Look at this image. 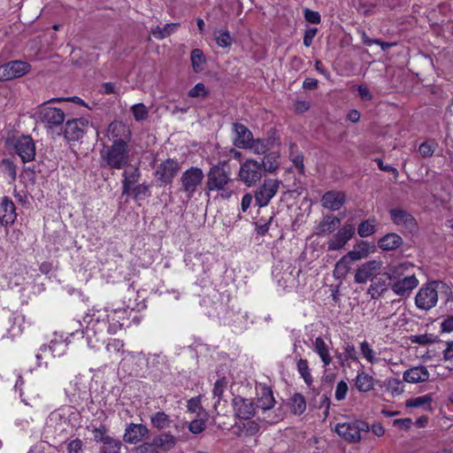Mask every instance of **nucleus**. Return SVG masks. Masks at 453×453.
Here are the masks:
<instances>
[{
  "label": "nucleus",
  "instance_id": "aec40b11",
  "mask_svg": "<svg viewBox=\"0 0 453 453\" xmlns=\"http://www.w3.org/2000/svg\"><path fill=\"white\" fill-rule=\"evenodd\" d=\"M66 102H73L74 104H81L83 106H85L86 108H88V110H92L91 108H89L87 104H85V102L78 97V96H72V97H59V98H52L43 104H41L40 106V113H49L50 111H53L54 113H64L65 111H66L67 109L66 108H61V107H56V106H53V104H57V103H66Z\"/></svg>",
  "mask_w": 453,
  "mask_h": 453
},
{
  "label": "nucleus",
  "instance_id": "37998d69",
  "mask_svg": "<svg viewBox=\"0 0 453 453\" xmlns=\"http://www.w3.org/2000/svg\"><path fill=\"white\" fill-rule=\"evenodd\" d=\"M237 426L240 428L241 433L245 435H255L259 432L260 426L256 420L247 419L237 423Z\"/></svg>",
  "mask_w": 453,
  "mask_h": 453
},
{
  "label": "nucleus",
  "instance_id": "cd10ccee",
  "mask_svg": "<svg viewBox=\"0 0 453 453\" xmlns=\"http://www.w3.org/2000/svg\"><path fill=\"white\" fill-rule=\"evenodd\" d=\"M279 144V140L275 136H270L265 139H252L247 149H250L255 154L260 155L265 154L266 151Z\"/></svg>",
  "mask_w": 453,
  "mask_h": 453
},
{
  "label": "nucleus",
  "instance_id": "6ab92c4d",
  "mask_svg": "<svg viewBox=\"0 0 453 453\" xmlns=\"http://www.w3.org/2000/svg\"><path fill=\"white\" fill-rule=\"evenodd\" d=\"M150 434L149 428L142 424H129L124 433L123 440L130 444H137Z\"/></svg>",
  "mask_w": 453,
  "mask_h": 453
},
{
  "label": "nucleus",
  "instance_id": "f3484780",
  "mask_svg": "<svg viewBox=\"0 0 453 453\" xmlns=\"http://www.w3.org/2000/svg\"><path fill=\"white\" fill-rule=\"evenodd\" d=\"M389 215L392 222L397 226L408 232H413L417 227V223L413 216L403 209H391Z\"/></svg>",
  "mask_w": 453,
  "mask_h": 453
},
{
  "label": "nucleus",
  "instance_id": "a18cd8bd",
  "mask_svg": "<svg viewBox=\"0 0 453 453\" xmlns=\"http://www.w3.org/2000/svg\"><path fill=\"white\" fill-rule=\"evenodd\" d=\"M105 349L110 357H119L124 353V343L119 339H111Z\"/></svg>",
  "mask_w": 453,
  "mask_h": 453
},
{
  "label": "nucleus",
  "instance_id": "f704fd0d",
  "mask_svg": "<svg viewBox=\"0 0 453 453\" xmlns=\"http://www.w3.org/2000/svg\"><path fill=\"white\" fill-rule=\"evenodd\" d=\"M387 273L382 275H377L371 280V284L368 288L367 293L371 296L372 299L377 298L380 296L381 293L387 290V277L385 276Z\"/></svg>",
  "mask_w": 453,
  "mask_h": 453
},
{
  "label": "nucleus",
  "instance_id": "0eeeda50",
  "mask_svg": "<svg viewBox=\"0 0 453 453\" xmlns=\"http://www.w3.org/2000/svg\"><path fill=\"white\" fill-rule=\"evenodd\" d=\"M334 431L349 443H357L363 439V433L370 431V425L363 420H352L335 425Z\"/></svg>",
  "mask_w": 453,
  "mask_h": 453
},
{
  "label": "nucleus",
  "instance_id": "0e129e2a",
  "mask_svg": "<svg viewBox=\"0 0 453 453\" xmlns=\"http://www.w3.org/2000/svg\"><path fill=\"white\" fill-rule=\"evenodd\" d=\"M93 435H94V440L96 442H101L102 444L106 441V439L111 437L110 435L107 434L106 428L103 426L95 428L93 430Z\"/></svg>",
  "mask_w": 453,
  "mask_h": 453
},
{
  "label": "nucleus",
  "instance_id": "f257e3e1",
  "mask_svg": "<svg viewBox=\"0 0 453 453\" xmlns=\"http://www.w3.org/2000/svg\"><path fill=\"white\" fill-rule=\"evenodd\" d=\"M127 313V309L124 308L89 310L83 318L86 326L82 331L88 346L90 349H98L100 343L104 342L107 334H115L122 328Z\"/></svg>",
  "mask_w": 453,
  "mask_h": 453
},
{
  "label": "nucleus",
  "instance_id": "a19ab883",
  "mask_svg": "<svg viewBox=\"0 0 453 453\" xmlns=\"http://www.w3.org/2000/svg\"><path fill=\"white\" fill-rule=\"evenodd\" d=\"M352 262L353 261L350 257H348L347 254L342 257L334 265L333 272L334 277L339 280L345 278L350 270V265Z\"/></svg>",
  "mask_w": 453,
  "mask_h": 453
},
{
  "label": "nucleus",
  "instance_id": "2f4dec72",
  "mask_svg": "<svg viewBox=\"0 0 453 453\" xmlns=\"http://www.w3.org/2000/svg\"><path fill=\"white\" fill-rule=\"evenodd\" d=\"M51 358L63 356L67 349V343L61 335H54L50 343L46 345Z\"/></svg>",
  "mask_w": 453,
  "mask_h": 453
},
{
  "label": "nucleus",
  "instance_id": "393cba45",
  "mask_svg": "<svg viewBox=\"0 0 453 453\" xmlns=\"http://www.w3.org/2000/svg\"><path fill=\"white\" fill-rule=\"evenodd\" d=\"M376 252V246L366 241H360L357 242L351 250L347 255L353 262L365 259L372 254Z\"/></svg>",
  "mask_w": 453,
  "mask_h": 453
},
{
  "label": "nucleus",
  "instance_id": "69168bd1",
  "mask_svg": "<svg viewBox=\"0 0 453 453\" xmlns=\"http://www.w3.org/2000/svg\"><path fill=\"white\" fill-rule=\"evenodd\" d=\"M187 408L188 411L199 415V412L202 410L200 397H193L189 399L188 402Z\"/></svg>",
  "mask_w": 453,
  "mask_h": 453
},
{
  "label": "nucleus",
  "instance_id": "680f3d73",
  "mask_svg": "<svg viewBox=\"0 0 453 453\" xmlns=\"http://www.w3.org/2000/svg\"><path fill=\"white\" fill-rule=\"evenodd\" d=\"M349 387L345 381L341 380L340 382H338L334 393L335 399L338 401L345 399Z\"/></svg>",
  "mask_w": 453,
  "mask_h": 453
},
{
  "label": "nucleus",
  "instance_id": "13d9d810",
  "mask_svg": "<svg viewBox=\"0 0 453 453\" xmlns=\"http://www.w3.org/2000/svg\"><path fill=\"white\" fill-rule=\"evenodd\" d=\"M437 148L435 142H424L418 147V152L423 157H430Z\"/></svg>",
  "mask_w": 453,
  "mask_h": 453
},
{
  "label": "nucleus",
  "instance_id": "c756f323",
  "mask_svg": "<svg viewBox=\"0 0 453 453\" xmlns=\"http://www.w3.org/2000/svg\"><path fill=\"white\" fill-rule=\"evenodd\" d=\"M150 420L151 426L157 431L170 428L173 422L171 416L164 411H157L152 413L150 417Z\"/></svg>",
  "mask_w": 453,
  "mask_h": 453
},
{
  "label": "nucleus",
  "instance_id": "4c0bfd02",
  "mask_svg": "<svg viewBox=\"0 0 453 453\" xmlns=\"http://www.w3.org/2000/svg\"><path fill=\"white\" fill-rule=\"evenodd\" d=\"M379 222L375 218L362 220L357 226V231L360 237L367 238L375 234L378 230Z\"/></svg>",
  "mask_w": 453,
  "mask_h": 453
},
{
  "label": "nucleus",
  "instance_id": "9b49d317",
  "mask_svg": "<svg viewBox=\"0 0 453 453\" xmlns=\"http://www.w3.org/2000/svg\"><path fill=\"white\" fill-rule=\"evenodd\" d=\"M238 176L248 187L253 186L262 177V166L254 160L248 159L241 165Z\"/></svg>",
  "mask_w": 453,
  "mask_h": 453
},
{
  "label": "nucleus",
  "instance_id": "c9c22d12",
  "mask_svg": "<svg viewBox=\"0 0 453 453\" xmlns=\"http://www.w3.org/2000/svg\"><path fill=\"white\" fill-rule=\"evenodd\" d=\"M340 219L334 215H326L317 226L319 235H326L333 233L340 224Z\"/></svg>",
  "mask_w": 453,
  "mask_h": 453
},
{
  "label": "nucleus",
  "instance_id": "864d4df0",
  "mask_svg": "<svg viewBox=\"0 0 453 453\" xmlns=\"http://www.w3.org/2000/svg\"><path fill=\"white\" fill-rule=\"evenodd\" d=\"M410 341L412 343L427 345L435 342L437 341V336L433 334H415L411 335Z\"/></svg>",
  "mask_w": 453,
  "mask_h": 453
},
{
  "label": "nucleus",
  "instance_id": "6e6552de",
  "mask_svg": "<svg viewBox=\"0 0 453 453\" xmlns=\"http://www.w3.org/2000/svg\"><path fill=\"white\" fill-rule=\"evenodd\" d=\"M203 179L204 173L201 168L197 166L188 168L180 176V192L184 193L188 199L192 198L201 188Z\"/></svg>",
  "mask_w": 453,
  "mask_h": 453
},
{
  "label": "nucleus",
  "instance_id": "bf43d9fd",
  "mask_svg": "<svg viewBox=\"0 0 453 453\" xmlns=\"http://www.w3.org/2000/svg\"><path fill=\"white\" fill-rule=\"evenodd\" d=\"M217 44L221 48L229 47L232 44V37L227 31H219L215 34Z\"/></svg>",
  "mask_w": 453,
  "mask_h": 453
},
{
  "label": "nucleus",
  "instance_id": "4d7b16f0",
  "mask_svg": "<svg viewBox=\"0 0 453 453\" xmlns=\"http://www.w3.org/2000/svg\"><path fill=\"white\" fill-rule=\"evenodd\" d=\"M20 396L22 397V402L26 405H30L31 407H38L39 409H42L43 411H47L46 404L42 403V399L38 394L33 397H24V394L20 393Z\"/></svg>",
  "mask_w": 453,
  "mask_h": 453
},
{
  "label": "nucleus",
  "instance_id": "ddd939ff",
  "mask_svg": "<svg viewBox=\"0 0 453 453\" xmlns=\"http://www.w3.org/2000/svg\"><path fill=\"white\" fill-rule=\"evenodd\" d=\"M30 65L20 60L10 61L0 65V81H10L21 77L30 71Z\"/></svg>",
  "mask_w": 453,
  "mask_h": 453
},
{
  "label": "nucleus",
  "instance_id": "6e6d98bb",
  "mask_svg": "<svg viewBox=\"0 0 453 453\" xmlns=\"http://www.w3.org/2000/svg\"><path fill=\"white\" fill-rule=\"evenodd\" d=\"M0 165L3 168L4 174H6L11 180H16L17 170L16 165L10 159H3L0 163Z\"/></svg>",
  "mask_w": 453,
  "mask_h": 453
},
{
  "label": "nucleus",
  "instance_id": "412c9836",
  "mask_svg": "<svg viewBox=\"0 0 453 453\" xmlns=\"http://www.w3.org/2000/svg\"><path fill=\"white\" fill-rule=\"evenodd\" d=\"M430 372L425 365L412 366L403 373V380L410 384H418L428 381Z\"/></svg>",
  "mask_w": 453,
  "mask_h": 453
},
{
  "label": "nucleus",
  "instance_id": "4468645a",
  "mask_svg": "<svg viewBox=\"0 0 453 453\" xmlns=\"http://www.w3.org/2000/svg\"><path fill=\"white\" fill-rule=\"evenodd\" d=\"M280 187V181L272 179H266L264 180L262 186H260L255 192V201L259 207L266 206L271 199L275 196Z\"/></svg>",
  "mask_w": 453,
  "mask_h": 453
},
{
  "label": "nucleus",
  "instance_id": "2eb2a0df",
  "mask_svg": "<svg viewBox=\"0 0 453 453\" xmlns=\"http://www.w3.org/2000/svg\"><path fill=\"white\" fill-rule=\"evenodd\" d=\"M14 149L22 162L27 163L35 159V145L31 136L22 135L17 138L14 143Z\"/></svg>",
  "mask_w": 453,
  "mask_h": 453
},
{
  "label": "nucleus",
  "instance_id": "79ce46f5",
  "mask_svg": "<svg viewBox=\"0 0 453 453\" xmlns=\"http://www.w3.org/2000/svg\"><path fill=\"white\" fill-rule=\"evenodd\" d=\"M386 390L393 396H398L404 392V385L397 378H388L385 381Z\"/></svg>",
  "mask_w": 453,
  "mask_h": 453
},
{
  "label": "nucleus",
  "instance_id": "423d86ee",
  "mask_svg": "<svg viewBox=\"0 0 453 453\" xmlns=\"http://www.w3.org/2000/svg\"><path fill=\"white\" fill-rule=\"evenodd\" d=\"M179 439L171 432L156 434L152 441L144 442L136 448L138 453H167L176 447Z\"/></svg>",
  "mask_w": 453,
  "mask_h": 453
},
{
  "label": "nucleus",
  "instance_id": "4be33fe9",
  "mask_svg": "<svg viewBox=\"0 0 453 453\" xmlns=\"http://www.w3.org/2000/svg\"><path fill=\"white\" fill-rule=\"evenodd\" d=\"M106 135L109 141L112 142H115L116 140H122L128 142L131 137V131L123 122L113 121L109 125Z\"/></svg>",
  "mask_w": 453,
  "mask_h": 453
},
{
  "label": "nucleus",
  "instance_id": "a211bd4d",
  "mask_svg": "<svg viewBox=\"0 0 453 453\" xmlns=\"http://www.w3.org/2000/svg\"><path fill=\"white\" fill-rule=\"evenodd\" d=\"M332 342L321 336L316 337L311 342V349L319 357L324 366H328L333 360L331 356Z\"/></svg>",
  "mask_w": 453,
  "mask_h": 453
},
{
  "label": "nucleus",
  "instance_id": "338daca9",
  "mask_svg": "<svg viewBox=\"0 0 453 453\" xmlns=\"http://www.w3.org/2000/svg\"><path fill=\"white\" fill-rule=\"evenodd\" d=\"M82 447V441L80 439H74L67 445L68 453H81Z\"/></svg>",
  "mask_w": 453,
  "mask_h": 453
},
{
  "label": "nucleus",
  "instance_id": "3c124183",
  "mask_svg": "<svg viewBox=\"0 0 453 453\" xmlns=\"http://www.w3.org/2000/svg\"><path fill=\"white\" fill-rule=\"evenodd\" d=\"M226 386L227 381L225 378L219 379L215 382L212 389L213 396L214 398H217V401L214 403V409H217L218 404H219Z\"/></svg>",
  "mask_w": 453,
  "mask_h": 453
},
{
  "label": "nucleus",
  "instance_id": "f03ea898",
  "mask_svg": "<svg viewBox=\"0 0 453 453\" xmlns=\"http://www.w3.org/2000/svg\"><path fill=\"white\" fill-rule=\"evenodd\" d=\"M439 295L448 301L453 295L451 287L443 281H431L418 289L415 296L416 306L428 311L437 304Z\"/></svg>",
  "mask_w": 453,
  "mask_h": 453
},
{
  "label": "nucleus",
  "instance_id": "1a4fd4ad",
  "mask_svg": "<svg viewBox=\"0 0 453 453\" xmlns=\"http://www.w3.org/2000/svg\"><path fill=\"white\" fill-rule=\"evenodd\" d=\"M72 414L74 413L70 408L56 410L49 415L46 425L59 433L67 432L70 428L74 426L72 423Z\"/></svg>",
  "mask_w": 453,
  "mask_h": 453
},
{
  "label": "nucleus",
  "instance_id": "a878e982",
  "mask_svg": "<svg viewBox=\"0 0 453 453\" xmlns=\"http://www.w3.org/2000/svg\"><path fill=\"white\" fill-rule=\"evenodd\" d=\"M346 196L342 191H327L321 198L322 206L330 211H338L344 204Z\"/></svg>",
  "mask_w": 453,
  "mask_h": 453
},
{
  "label": "nucleus",
  "instance_id": "774afa93",
  "mask_svg": "<svg viewBox=\"0 0 453 453\" xmlns=\"http://www.w3.org/2000/svg\"><path fill=\"white\" fill-rule=\"evenodd\" d=\"M304 17L307 21L312 24H319L320 22V14L318 12L305 10Z\"/></svg>",
  "mask_w": 453,
  "mask_h": 453
},
{
  "label": "nucleus",
  "instance_id": "58836bf2",
  "mask_svg": "<svg viewBox=\"0 0 453 453\" xmlns=\"http://www.w3.org/2000/svg\"><path fill=\"white\" fill-rule=\"evenodd\" d=\"M374 378L365 372H359L355 380L356 388L359 392L367 393L374 388Z\"/></svg>",
  "mask_w": 453,
  "mask_h": 453
},
{
  "label": "nucleus",
  "instance_id": "7c9ffc66",
  "mask_svg": "<svg viewBox=\"0 0 453 453\" xmlns=\"http://www.w3.org/2000/svg\"><path fill=\"white\" fill-rule=\"evenodd\" d=\"M274 403L275 400L272 389L268 387L261 386L258 389V397L256 408H259L263 411H265L272 409L274 406Z\"/></svg>",
  "mask_w": 453,
  "mask_h": 453
},
{
  "label": "nucleus",
  "instance_id": "72a5a7b5",
  "mask_svg": "<svg viewBox=\"0 0 453 453\" xmlns=\"http://www.w3.org/2000/svg\"><path fill=\"white\" fill-rule=\"evenodd\" d=\"M123 195H128L134 184L139 181L141 173L137 167L126 169L123 173Z\"/></svg>",
  "mask_w": 453,
  "mask_h": 453
},
{
  "label": "nucleus",
  "instance_id": "20e7f679",
  "mask_svg": "<svg viewBox=\"0 0 453 453\" xmlns=\"http://www.w3.org/2000/svg\"><path fill=\"white\" fill-rule=\"evenodd\" d=\"M100 155L105 165L113 169L124 168L130 160L128 144L122 140H116L111 145L104 146Z\"/></svg>",
  "mask_w": 453,
  "mask_h": 453
},
{
  "label": "nucleus",
  "instance_id": "7ed1b4c3",
  "mask_svg": "<svg viewBox=\"0 0 453 453\" xmlns=\"http://www.w3.org/2000/svg\"><path fill=\"white\" fill-rule=\"evenodd\" d=\"M413 266L411 264L403 263L394 267L392 273H386L385 276L392 284L393 292L400 296H409L412 290L418 285V280L414 273H406Z\"/></svg>",
  "mask_w": 453,
  "mask_h": 453
},
{
  "label": "nucleus",
  "instance_id": "49530a36",
  "mask_svg": "<svg viewBox=\"0 0 453 453\" xmlns=\"http://www.w3.org/2000/svg\"><path fill=\"white\" fill-rule=\"evenodd\" d=\"M191 65L193 70L196 73L201 72L203 69V65L205 63V57L203 51L199 49H195L191 52L190 56Z\"/></svg>",
  "mask_w": 453,
  "mask_h": 453
},
{
  "label": "nucleus",
  "instance_id": "9d476101",
  "mask_svg": "<svg viewBox=\"0 0 453 453\" xmlns=\"http://www.w3.org/2000/svg\"><path fill=\"white\" fill-rule=\"evenodd\" d=\"M383 262L380 259H372L360 265L356 271L354 280L357 283H366L380 274Z\"/></svg>",
  "mask_w": 453,
  "mask_h": 453
},
{
  "label": "nucleus",
  "instance_id": "e433bc0d",
  "mask_svg": "<svg viewBox=\"0 0 453 453\" xmlns=\"http://www.w3.org/2000/svg\"><path fill=\"white\" fill-rule=\"evenodd\" d=\"M433 396L431 394H426L420 396H415L408 399L405 402L407 408H417L424 411H430L432 409Z\"/></svg>",
  "mask_w": 453,
  "mask_h": 453
},
{
  "label": "nucleus",
  "instance_id": "b1692460",
  "mask_svg": "<svg viewBox=\"0 0 453 453\" xmlns=\"http://www.w3.org/2000/svg\"><path fill=\"white\" fill-rule=\"evenodd\" d=\"M179 170L180 165L178 161L166 159L158 165L156 171V176L158 180L167 183L172 180Z\"/></svg>",
  "mask_w": 453,
  "mask_h": 453
},
{
  "label": "nucleus",
  "instance_id": "c85d7f7f",
  "mask_svg": "<svg viewBox=\"0 0 453 453\" xmlns=\"http://www.w3.org/2000/svg\"><path fill=\"white\" fill-rule=\"evenodd\" d=\"M234 131L235 146L247 149L253 139L251 132L242 124H234Z\"/></svg>",
  "mask_w": 453,
  "mask_h": 453
},
{
  "label": "nucleus",
  "instance_id": "bb28decb",
  "mask_svg": "<svg viewBox=\"0 0 453 453\" xmlns=\"http://www.w3.org/2000/svg\"><path fill=\"white\" fill-rule=\"evenodd\" d=\"M87 125L88 121H86L83 118L67 120L65 128V136L69 140L80 139L82 137Z\"/></svg>",
  "mask_w": 453,
  "mask_h": 453
},
{
  "label": "nucleus",
  "instance_id": "ea45409f",
  "mask_svg": "<svg viewBox=\"0 0 453 453\" xmlns=\"http://www.w3.org/2000/svg\"><path fill=\"white\" fill-rule=\"evenodd\" d=\"M359 350L362 357L367 361V363L371 365H377L380 363V358L379 354L368 342H361L359 343Z\"/></svg>",
  "mask_w": 453,
  "mask_h": 453
},
{
  "label": "nucleus",
  "instance_id": "09e8293b",
  "mask_svg": "<svg viewBox=\"0 0 453 453\" xmlns=\"http://www.w3.org/2000/svg\"><path fill=\"white\" fill-rule=\"evenodd\" d=\"M279 158L280 156L276 152L267 154L263 160V165L265 170L270 173L274 172L279 167Z\"/></svg>",
  "mask_w": 453,
  "mask_h": 453
},
{
  "label": "nucleus",
  "instance_id": "473e14b6",
  "mask_svg": "<svg viewBox=\"0 0 453 453\" xmlns=\"http://www.w3.org/2000/svg\"><path fill=\"white\" fill-rule=\"evenodd\" d=\"M403 244V239L395 233H389L379 239L378 246L382 250H394Z\"/></svg>",
  "mask_w": 453,
  "mask_h": 453
},
{
  "label": "nucleus",
  "instance_id": "39448f33",
  "mask_svg": "<svg viewBox=\"0 0 453 453\" xmlns=\"http://www.w3.org/2000/svg\"><path fill=\"white\" fill-rule=\"evenodd\" d=\"M231 178L226 170L219 165H214L210 169L207 179V188L209 191H218L219 197L223 200L229 199L233 195V190L229 187Z\"/></svg>",
  "mask_w": 453,
  "mask_h": 453
},
{
  "label": "nucleus",
  "instance_id": "e2e57ef3",
  "mask_svg": "<svg viewBox=\"0 0 453 453\" xmlns=\"http://www.w3.org/2000/svg\"><path fill=\"white\" fill-rule=\"evenodd\" d=\"M204 429L205 421L203 419H194L188 424V430L194 434H198Z\"/></svg>",
  "mask_w": 453,
  "mask_h": 453
},
{
  "label": "nucleus",
  "instance_id": "dca6fc26",
  "mask_svg": "<svg viewBox=\"0 0 453 453\" xmlns=\"http://www.w3.org/2000/svg\"><path fill=\"white\" fill-rule=\"evenodd\" d=\"M235 417L241 420L252 418L256 414V406L252 400L236 396L233 400Z\"/></svg>",
  "mask_w": 453,
  "mask_h": 453
},
{
  "label": "nucleus",
  "instance_id": "f8f14e48",
  "mask_svg": "<svg viewBox=\"0 0 453 453\" xmlns=\"http://www.w3.org/2000/svg\"><path fill=\"white\" fill-rule=\"evenodd\" d=\"M356 232L355 226L352 224H344L337 232L327 241L328 250L334 251L342 250L352 239Z\"/></svg>",
  "mask_w": 453,
  "mask_h": 453
},
{
  "label": "nucleus",
  "instance_id": "5701e85b",
  "mask_svg": "<svg viewBox=\"0 0 453 453\" xmlns=\"http://www.w3.org/2000/svg\"><path fill=\"white\" fill-rule=\"evenodd\" d=\"M17 218L16 207L12 199L4 196L0 202V224L12 225Z\"/></svg>",
  "mask_w": 453,
  "mask_h": 453
},
{
  "label": "nucleus",
  "instance_id": "052dcab7",
  "mask_svg": "<svg viewBox=\"0 0 453 453\" xmlns=\"http://www.w3.org/2000/svg\"><path fill=\"white\" fill-rule=\"evenodd\" d=\"M208 94V90L205 86L199 82L196 84L189 91L188 96L190 97H205Z\"/></svg>",
  "mask_w": 453,
  "mask_h": 453
},
{
  "label": "nucleus",
  "instance_id": "8fccbe9b",
  "mask_svg": "<svg viewBox=\"0 0 453 453\" xmlns=\"http://www.w3.org/2000/svg\"><path fill=\"white\" fill-rule=\"evenodd\" d=\"M297 371L307 385L312 383V376L306 359L300 358L296 364Z\"/></svg>",
  "mask_w": 453,
  "mask_h": 453
},
{
  "label": "nucleus",
  "instance_id": "5fc2aeb1",
  "mask_svg": "<svg viewBox=\"0 0 453 453\" xmlns=\"http://www.w3.org/2000/svg\"><path fill=\"white\" fill-rule=\"evenodd\" d=\"M48 349H46V345L41 346L39 350L35 355L36 365L38 367H47L49 362L51 359V357L48 353Z\"/></svg>",
  "mask_w": 453,
  "mask_h": 453
},
{
  "label": "nucleus",
  "instance_id": "c03bdc74",
  "mask_svg": "<svg viewBox=\"0 0 453 453\" xmlns=\"http://www.w3.org/2000/svg\"><path fill=\"white\" fill-rule=\"evenodd\" d=\"M178 24H166L164 27H156L151 29L152 35L158 40H162L176 31Z\"/></svg>",
  "mask_w": 453,
  "mask_h": 453
},
{
  "label": "nucleus",
  "instance_id": "de8ad7c7",
  "mask_svg": "<svg viewBox=\"0 0 453 453\" xmlns=\"http://www.w3.org/2000/svg\"><path fill=\"white\" fill-rule=\"evenodd\" d=\"M122 443L119 440L115 439L113 437H109L106 441L102 444L101 452L102 453H120Z\"/></svg>",
  "mask_w": 453,
  "mask_h": 453
},
{
  "label": "nucleus",
  "instance_id": "603ef678",
  "mask_svg": "<svg viewBox=\"0 0 453 453\" xmlns=\"http://www.w3.org/2000/svg\"><path fill=\"white\" fill-rule=\"evenodd\" d=\"M292 411L295 414H302L306 409L304 397L300 394H296L291 398Z\"/></svg>",
  "mask_w": 453,
  "mask_h": 453
}]
</instances>
